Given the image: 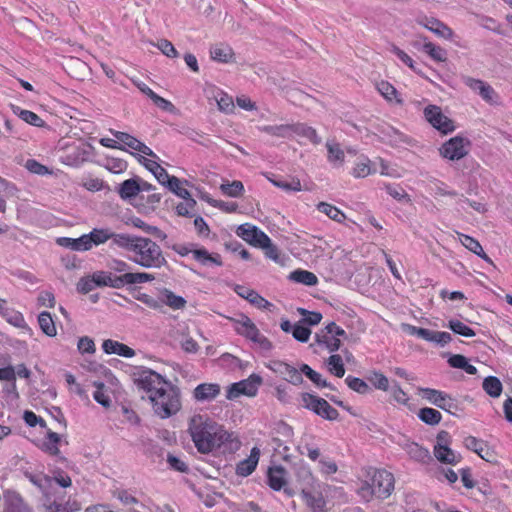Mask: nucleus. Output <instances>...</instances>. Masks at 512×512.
I'll list each match as a JSON object with an SVG mask.
<instances>
[{"label":"nucleus","instance_id":"nucleus-1","mask_svg":"<svg viewBox=\"0 0 512 512\" xmlns=\"http://www.w3.org/2000/svg\"><path fill=\"white\" fill-rule=\"evenodd\" d=\"M189 431L197 450L202 454L210 453L227 442L232 435L221 425L202 415H195L189 424Z\"/></svg>","mask_w":512,"mask_h":512},{"label":"nucleus","instance_id":"nucleus-2","mask_svg":"<svg viewBox=\"0 0 512 512\" xmlns=\"http://www.w3.org/2000/svg\"><path fill=\"white\" fill-rule=\"evenodd\" d=\"M129 259L146 269H160L167 265L161 247L146 237H139Z\"/></svg>","mask_w":512,"mask_h":512},{"label":"nucleus","instance_id":"nucleus-3","mask_svg":"<svg viewBox=\"0 0 512 512\" xmlns=\"http://www.w3.org/2000/svg\"><path fill=\"white\" fill-rule=\"evenodd\" d=\"M394 476L386 470H374L371 482H364L358 490L359 495L369 501L373 496L387 498L394 489Z\"/></svg>","mask_w":512,"mask_h":512},{"label":"nucleus","instance_id":"nucleus-4","mask_svg":"<svg viewBox=\"0 0 512 512\" xmlns=\"http://www.w3.org/2000/svg\"><path fill=\"white\" fill-rule=\"evenodd\" d=\"M153 410L162 419L175 415L181 409L179 390L172 384L150 397Z\"/></svg>","mask_w":512,"mask_h":512},{"label":"nucleus","instance_id":"nucleus-5","mask_svg":"<svg viewBox=\"0 0 512 512\" xmlns=\"http://www.w3.org/2000/svg\"><path fill=\"white\" fill-rule=\"evenodd\" d=\"M134 382L139 389L146 392L148 399L171 384L151 369H143L135 374Z\"/></svg>","mask_w":512,"mask_h":512},{"label":"nucleus","instance_id":"nucleus-6","mask_svg":"<svg viewBox=\"0 0 512 512\" xmlns=\"http://www.w3.org/2000/svg\"><path fill=\"white\" fill-rule=\"evenodd\" d=\"M262 384V378L258 374H251L247 379L231 384L228 387L226 397L229 400L236 399L240 395L253 397Z\"/></svg>","mask_w":512,"mask_h":512},{"label":"nucleus","instance_id":"nucleus-7","mask_svg":"<svg viewBox=\"0 0 512 512\" xmlns=\"http://www.w3.org/2000/svg\"><path fill=\"white\" fill-rule=\"evenodd\" d=\"M470 142L468 139L455 136L446 141L439 149L440 155L448 160L456 161L465 157L469 150Z\"/></svg>","mask_w":512,"mask_h":512},{"label":"nucleus","instance_id":"nucleus-8","mask_svg":"<svg viewBox=\"0 0 512 512\" xmlns=\"http://www.w3.org/2000/svg\"><path fill=\"white\" fill-rule=\"evenodd\" d=\"M425 119L437 130L443 134L454 131L453 121L442 113L440 107L436 105H428L424 109Z\"/></svg>","mask_w":512,"mask_h":512},{"label":"nucleus","instance_id":"nucleus-9","mask_svg":"<svg viewBox=\"0 0 512 512\" xmlns=\"http://www.w3.org/2000/svg\"><path fill=\"white\" fill-rule=\"evenodd\" d=\"M237 235L244 241L255 247L267 246L269 237L254 225L245 223L240 225L236 231Z\"/></svg>","mask_w":512,"mask_h":512},{"label":"nucleus","instance_id":"nucleus-10","mask_svg":"<svg viewBox=\"0 0 512 512\" xmlns=\"http://www.w3.org/2000/svg\"><path fill=\"white\" fill-rule=\"evenodd\" d=\"M268 368L274 373L280 375L285 381L293 385H300L303 383V377L301 375L300 369L298 370L288 363L274 360L270 362Z\"/></svg>","mask_w":512,"mask_h":512},{"label":"nucleus","instance_id":"nucleus-11","mask_svg":"<svg viewBox=\"0 0 512 512\" xmlns=\"http://www.w3.org/2000/svg\"><path fill=\"white\" fill-rule=\"evenodd\" d=\"M420 392L422 393L423 398L428 400L431 404L449 413H451L452 409L456 407L453 399L439 390L432 388H420Z\"/></svg>","mask_w":512,"mask_h":512},{"label":"nucleus","instance_id":"nucleus-12","mask_svg":"<svg viewBox=\"0 0 512 512\" xmlns=\"http://www.w3.org/2000/svg\"><path fill=\"white\" fill-rule=\"evenodd\" d=\"M113 135L119 141V144L122 143L125 146L154 159L158 158L157 155L147 145L139 141L134 136L120 131L113 132Z\"/></svg>","mask_w":512,"mask_h":512},{"label":"nucleus","instance_id":"nucleus-13","mask_svg":"<svg viewBox=\"0 0 512 512\" xmlns=\"http://www.w3.org/2000/svg\"><path fill=\"white\" fill-rule=\"evenodd\" d=\"M286 474L287 472L282 466L270 467L267 473L268 484L275 491H279L284 488V491L291 495L292 493L285 488L287 483Z\"/></svg>","mask_w":512,"mask_h":512},{"label":"nucleus","instance_id":"nucleus-14","mask_svg":"<svg viewBox=\"0 0 512 512\" xmlns=\"http://www.w3.org/2000/svg\"><path fill=\"white\" fill-rule=\"evenodd\" d=\"M237 334L249 339L258 329L254 322L245 314H239L237 317H230Z\"/></svg>","mask_w":512,"mask_h":512},{"label":"nucleus","instance_id":"nucleus-15","mask_svg":"<svg viewBox=\"0 0 512 512\" xmlns=\"http://www.w3.org/2000/svg\"><path fill=\"white\" fill-rule=\"evenodd\" d=\"M260 457V450L253 447L248 458L240 461L236 466V474L247 477L256 469Z\"/></svg>","mask_w":512,"mask_h":512},{"label":"nucleus","instance_id":"nucleus-16","mask_svg":"<svg viewBox=\"0 0 512 512\" xmlns=\"http://www.w3.org/2000/svg\"><path fill=\"white\" fill-rule=\"evenodd\" d=\"M464 446L478 454L482 459L490 462L493 458V452L487 447L486 443L474 436H468L464 439Z\"/></svg>","mask_w":512,"mask_h":512},{"label":"nucleus","instance_id":"nucleus-17","mask_svg":"<svg viewBox=\"0 0 512 512\" xmlns=\"http://www.w3.org/2000/svg\"><path fill=\"white\" fill-rule=\"evenodd\" d=\"M235 292L240 297L249 301L252 305L256 306L260 309H265L270 307L272 304L264 299L261 295H259L255 290L247 288L245 286L237 285L235 287Z\"/></svg>","mask_w":512,"mask_h":512},{"label":"nucleus","instance_id":"nucleus-18","mask_svg":"<svg viewBox=\"0 0 512 512\" xmlns=\"http://www.w3.org/2000/svg\"><path fill=\"white\" fill-rule=\"evenodd\" d=\"M220 385L216 383L199 384L193 391V396L197 401H211L220 394Z\"/></svg>","mask_w":512,"mask_h":512},{"label":"nucleus","instance_id":"nucleus-19","mask_svg":"<svg viewBox=\"0 0 512 512\" xmlns=\"http://www.w3.org/2000/svg\"><path fill=\"white\" fill-rule=\"evenodd\" d=\"M422 25L426 29H428L429 31H431L432 33L437 35L438 37H441L444 39H451L453 37L454 33H453L452 29L449 28L442 21H440L436 18H433V17L425 18L422 21Z\"/></svg>","mask_w":512,"mask_h":512},{"label":"nucleus","instance_id":"nucleus-20","mask_svg":"<svg viewBox=\"0 0 512 512\" xmlns=\"http://www.w3.org/2000/svg\"><path fill=\"white\" fill-rule=\"evenodd\" d=\"M465 84L470 87L472 90L479 93V95L487 102L493 103L494 102V96L495 91L493 88L486 84L485 82L474 79L471 77H466L464 80Z\"/></svg>","mask_w":512,"mask_h":512},{"label":"nucleus","instance_id":"nucleus-21","mask_svg":"<svg viewBox=\"0 0 512 512\" xmlns=\"http://www.w3.org/2000/svg\"><path fill=\"white\" fill-rule=\"evenodd\" d=\"M94 276L98 287L108 286L116 289L124 287L123 274L120 276H114L112 272L97 271L94 272Z\"/></svg>","mask_w":512,"mask_h":512},{"label":"nucleus","instance_id":"nucleus-22","mask_svg":"<svg viewBox=\"0 0 512 512\" xmlns=\"http://www.w3.org/2000/svg\"><path fill=\"white\" fill-rule=\"evenodd\" d=\"M102 348L107 354H117L126 358H131L135 355V351L132 348L111 339L105 340L102 344Z\"/></svg>","mask_w":512,"mask_h":512},{"label":"nucleus","instance_id":"nucleus-23","mask_svg":"<svg viewBox=\"0 0 512 512\" xmlns=\"http://www.w3.org/2000/svg\"><path fill=\"white\" fill-rule=\"evenodd\" d=\"M91 150L92 147L88 144H82L76 147L72 152L66 155V164L79 166L89 159Z\"/></svg>","mask_w":512,"mask_h":512},{"label":"nucleus","instance_id":"nucleus-24","mask_svg":"<svg viewBox=\"0 0 512 512\" xmlns=\"http://www.w3.org/2000/svg\"><path fill=\"white\" fill-rule=\"evenodd\" d=\"M294 135L305 137L315 145L321 143V138L318 136L316 130L303 123L291 124V138Z\"/></svg>","mask_w":512,"mask_h":512},{"label":"nucleus","instance_id":"nucleus-25","mask_svg":"<svg viewBox=\"0 0 512 512\" xmlns=\"http://www.w3.org/2000/svg\"><path fill=\"white\" fill-rule=\"evenodd\" d=\"M139 237L140 236L112 232L111 244L132 253Z\"/></svg>","mask_w":512,"mask_h":512},{"label":"nucleus","instance_id":"nucleus-26","mask_svg":"<svg viewBox=\"0 0 512 512\" xmlns=\"http://www.w3.org/2000/svg\"><path fill=\"white\" fill-rule=\"evenodd\" d=\"M87 240L88 238H86L85 234L76 239L60 237L57 239V244L73 251H87L89 250V242Z\"/></svg>","mask_w":512,"mask_h":512},{"label":"nucleus","instance_id":"nucleus-27","mask_svg":"<svg viewBox=\"0 0 512 512\" xmlns=\"http://www.w3.org/2000/svg\"><path fill=\"white\" fill-rule=\"evenodd\" d=\"M3 512H32L19 494L13 493L6 497Z\"/></svg>","mask_w":512,"mask_h":512},{"label":"nucleus","instance_id":"nucleus-28","mask_svg":"<svg viewBox=\"0 0 512 512\" xmlns=\"http://www.w3.org/2000/svg\"><path fill=\"white\" fill-rule=\"evenodd\" d=\"M210 56L214 61L228 63L232 60L234 52L230 46L220 43L211 46Z\"/></svg>","mask_w":512,"mask_h":512},{"label":"nucleus","instance_id":"nucleus-29","mask_svg":"<svg viewBox=\"0 0 512 512\" xmlns=\"http://www.w3.org/2000/svg\"><path fill=\"white\" fill-rule=\"evenodd\" d=\"M0 314L7 320L8 323L15 327H22L25 324L23 315L20 312L8 307L6 301L4 300L0 301Z\"/></svg>","mask_w":512,"mask_h":512},{"label":"nucleus","instance_id":"nucleus-30","mask_svg":"<svg viewBox=\"0 0 512 512\" xmlns=\"http://www.w3.org/2000/svg\"><path fill=\"white\" fill-rule=\"evenodd\" d=\"M193 258L200 264L222 266V259L219 254H210L206 249H194L192 251Z\"/></svg>","mask_w":512,"mask_h":512},{"label":"nucleus","instance_id":"nucleus-31","mask_svg":"<svg viewBox=\"0 0 512 512\" xmlns=\"http://www.w3.org/2000/svg\"><path fill=\"white\" fill-rule=\"evenodd\" d=\"M140 192L139 178L125 180L119 185L118 193L123 200L131 199Z\"/></svg>","mask_w":512,"mask_h":512},{"label":"nucleus","instance_id":"nucleus-32","mask_svg":"<svg viewBox=\"0 0 512 512\" xmlns=\"http://www.w3.org/2000/svg\"><path fill=\"white\" fill-rule=\"evenodd\" d=\"M404 449L410 456V458L415 461L425 463L431 459L429 451L426 448L418 445L417 443H407Z\"/></svg>","mask_w":512,"mask_h":512},{"label":"nucleus","instance_id":"nucleus-33","mask_svg":"<svg viewBox=\"0 0 512 512\" xmlns=\"http://www.w3.org/2000/svg\"><path fill=\"white\" fill-rule=\"evenodd\" d=\"M434 455L438 461L446 464H456L460 461L457 455L449 446H434Z\"/></svg>","mask_w":512,"mask_h":512},{"label":"nucleus","instance_id":"nucleus-34","mask_svg":"<svg viewBox=\"0 0 512 512\" xmlns=\"http://www.w3.org/2000/svg\"><path fill=\"white\" fill-rule=\"evenodd\" d=\"M295 476L301 486V490L303 488L306 489V487L311 486L313 483V475L309 467L303 462L295 465Z\"/></svg>","mask_w":512,"mask_h":512},{"label":"nucleus","instance_id":"nucleus-35","mask_svg":"<svg viewBox=\"0 0 512 512\" xmlns=\"http://www.w3.org/2000/svg\"><path fill=\"white\" fill-rule=\"evenodd\" d=\"M258 129L274 137L291 138V124L265 125Z\"/></svg>","mask_w":512,"mask_h":512},{"label":"nucleus","instance_id":"nucleus-36","mask_svg":"<svg viewBox=\"0 0 512 512\" xmlns=\"http://www.w3.org/2000/svg\"><path fill=\"white\" fill-rule=\"evenodd\" d=\"M289 279L307 286H314L318 282V279L314 273L301 269L291 272Z\"/></svg>","mask_w":512,"mask_h":512},{"label":"nucleus","instance_id":"nucleus-37","mask_svg":"<svg viewBox=\"0 0 512 512\" xmlns=\"http://www.w3.org/2000/svg\"><path fill=\"white\" fill-rule=\"evenodd\" d=\"M377 90L387 101H395L399 105L403 103V100L398 97V92L396 88L389 82L380 81L379 83H377Z\"/></svg>","mask_w":512,"mask_h":512},{"label":"nucleus","instance_id":"nucleus-38","mask_svg":"<svg viewBox=\"0 0 512 512\" xmlns=\"http://www.w3.org/2000/svg\"><path fill=\"white\" fill-rule=\"evenodd\" d=\"M164 303L172 309H183L186 306V300L182 296L174 294L168 289L162 291L161 304Z\"/></svg>","mask_w":512,"mask_h":512},{"label":"nucleus","instance_id":"nucleus-39","mask_svg":"<svg viewBox=\"0 0 512 512\" xmlns=\"http://www.w3.org/2000/svg\"><path fill=\"white\" fill-rule=\"evenodd\" d=\"M89 242V250L93 245H100L111 240L112 232L109 229H93L89 234H85Z\"/></svg>","mask_w":512,"mask_h":512},{"label":"nucleus","instance_id":"nucleus-40","mask_svg":"<svg viewBox=\"0 0 512 512\" xmlns=\"http://www.w3.org/2000/svg\"><path fill=\"white\" fill-rule=\"evenodd\" d=\"M38 323L43 331L49 337H54L57 334L55 323L49 312H41L38 316Z\"/></svg>","mask_w":512,"mask_h":512},{"label":"nucleus","instance_id":"nucleus-41","mask_svg":"<svg viewBox=\"0 0 512 512\" xmlns=\"http://www.w3.org/2000/svg\"><path fill=\"white\" fill-rule=\"evenodd\" d=\"M326 147L328 150V161L335 166H341L344 162V151L340 145L335 142H327Z\"/></svg>","mask_w":512,"mask_h":512},{"label":"nucleus","instance_id":"nucleus-42","mask_svg":"<svg viewBox=\"0 0 512 512\" xmlns=\"http://www.w3.org/2000/svg\"><path fill=\"white\" fill-rule=\"evenodd\" d=\"M448 363L453 368L463 369L466 373L470 375H475L477 373V368L468 363V360L465 356L460 354L452 355L448 359Z\"/></svg>","mask_w":512,"mask_h":512},{"label":"nucleus","instance_id":"nucleus-43","mask_svg":"<svg viewBox=\"0 0 512 512\" xmlns=\"http://www.w3.org/2000/svg\"><path fill=\"white\" fill-rule=\"evenodd\" d=\"M482 387L484 391L491 397L497 398L502 393V383L495 376H488L484 379Z\"/></svg>","mask_w":512,"mask_h":512},{"label":"nucleus","instance_id":"nucleus-44","mask_svg":"<svg viewBox=\"0 0 512 512\" xmlns=\"http://www.w3.org/2000/svg\"><path fill=\"white\" fill-rule=\"evenodd\" d=\"M155 279L153 274L145 272H127L123 274V285L140 284L145 282H151Z\"/></svg>","mask_w":512,"mask_h":512},{"label":"nucleus","instance_id":"nucleus-45","mask_svg":"<svg viewBox=\"0 0 512 512\" xmlns=\"http://www.w3.org/2000/svg\"><path fill=\"white\" fill-rule=\"evenodd\" d=\"M418 417L425 424L431 426L437 425L442 419L441 413L438 410L429 407L421 408L418 412Z\"/></svg>","mask_w":512,"mask_h":512},{"label":"nucleus","instance_id":"nucleus-46","mask_svg":"<svg viewBox=\"0 0 512 512\" xmlns=\"http://www.w3.org/2000/svg\"><path fill=\"white\" fill-rule=\"evenodd\" d=\"M300 372L301 375H306L316 386L333 389V387L325 379L322 378V375L313 370L309 365L302 364L300 367Z\"/></svg>","mask_w":512,"mask_h":512},{"label":"nucleus","instance_id":"nucleus-47","mask_svg":"<svg viewBox=\"0 0 512 512\" xmlns=\"http://www.w3.org/2000/svg\"><path fill=\"white\" fill-rule=\"evenodd\" d=\"M422 49L435 61L444 62L447 59L446 51L440 46H436L430 41H425L422 46Z\"/></svg>","mask_w":512,"mask_h":512},{"label":"nucleus","instance_id":"nucleus-48","mask_svg":"<svg viewBox=\"0 0 512 512\" xmlns=\"http://www.w3.org/2000/svg\"><path fill=\"white\" fill-rule=\"evenodd\" d=\"M60 442V435L56 432L49 430L47 437L42 444V449L51 455H58L59 448L58 443Z\"/></svg>","mask_w":512,"mask_h":512},{"label":"nucleus","instance_id":"nucleus-49","mask_svg":"<svg viewBox=\"0 0 512 512\" xmlns=\"http://www.w3.org/2000/svg\"><path fill=\"white\" fill-rule=\"evenodd\" d=\"M214 98L217 102L218 109L221 112L229 114L234 111L235 106L233 99L228 94L222 91H217V93L214 95Z\"/></svg>","mask_w":512,"mask_h":512},{"label":"nucleus","instance_id":"nucleus-50","mask_svg":"<svg viewBox=\"0 0 512 512\" xmlns=\"http://www.w3.org/2000/svg\"><path fill=\"white\" fill-rule=\"evenodd\" d=\"M317 207L320 212L326 214L334 221L342 222L345 219L344 213L329 203L320 202Z\"/></svg>","mask_w":512,"mask_h":512},{"label":"nucleus","instance_id":"nucleus-51","mask_svg":"<svg viewBox=\"0 0 512 512\" xmlns=\"http://www.w3.org/2000/svg\"><path fill=\"white\" fill-rule=\"evenodd\" d=\"M329 371L335 376L341 378L345 374V368L342 357L338 354L331 355L327 361Z\"/></svg>","mask_w":512,"mask_h":512},{"label":"nucleus","instance_id":"nucleus-52","mask_svg":"<svg viewBox=\"0 0 512 512\" xmlns=\"http://www.w3.org/2000/svg\"><path fill=\"white\" fill-rule=\"evenodd\" d=\"M319 410H317L318 416L322 417L323 419L334 421L338 419L339 413L338 411L333 408L325 399L322 398L321 402H319Z\"/></svg>","mask_w":512,"mask_h":512},{"label":"nucleus","instance_id":"nucleus-53","mask_svg":"<svg viewBox=\"0 0 512 512\" xmlns=\"http://www.w3.org/2000/svg\"><path fill=\"white\" fill-rule=\"evenodd\" d=\"M300 397L302 407L317 414V410H319L318 408L320 405L319 402H321L322 398L307 392L301 393Z\"/></svg>","mask_w":512,"mask_h":512},{"label":"nucleus","instance_id":"nucleus-54","mask_svg":"<svg viewBox=\"0 0 512 512\" xmlns=\"http://www.w3.org/2000/svg\"><path fill=\"white\" fill-rule=\"evenodd\" d=\"M302 494L308 506H310L314 510H323L325 506V500L322 497V495L307 492L305 488L302 489Z\"/></svg>","mask_w":512,"mask_h":512},{"label":"nucleus","instance_id":"nucleus-55","mask_svg":"<svg viewBox=\"0 0 512 512\" xmlns=\"http://www.w3.org/2000/svg\"><path fill=\"white\" fill-rule=\"evenodd\" d=\"M221 191L230 197H239L244 191V186L241 181H233L231 183H223L220 186Z\"/></svg>","mask_w":512,"mask_h":512},{"label":"nucleus","instance_id":"nucleus-56","mask_svg":"<svg viewBox=\"0 0 512 512\" xmlns=\"http://www.w3.org/2000/svg\"><path fill=\"white\" fill-rule=\"evenodd\" d=\"M345 382L351 390L359 394H366L370 390L368 384L358 377H353L349 375L346 377Z\"/></svg>","mask_w":512,"mask_h":512},{"label":"nucleus","instance_id":"nucleus-57","mask_svg":"<svg viewBox=\"0 0 512 512\" xmlns=\"http://www.w3.org/2000/svg\"><path fill=\"white\" fill-rule=\"evenodd\" d=\"M297 312L303 316L301 323L307 324V325H317L322 320V314L320 312L316 311H308L304 308H297Z\"/></svg>","mask_w":512,"mask_h":512},{"label":"nucleus","instance_id":"nucleus-58","mask_svg":"<svg viewBox=\"0 0 512 512\" xmlns=\"http://www.w3.org/2000/svg\"><path fill=\"white\" fill-rule=\"evenodd\" d=\"M448 327L456 334H459L464 337H473L475 336V332L472 328L464 324L459 320H450L448 323Z\"/></svg>","mask_w":512,"mask_h":512},{"label":"nucleus","instance_id":"nucleus-59","mask_svg":"<svg viewBox=\"0 0 512 512\" xmlns=\"http://www.w3.org/2000/svg\"><path fill=\"white\" fill-rule=\"evenodd\" d=\"M112 496L116 499H118L123 505H137L139 504V500L131 495L127 490L125 489H115L112 491Z\"/></svg>","mask_w":512,"mask_h":512},{"label":"nucleus","instance_id":"nucleus-60","mask_svg":"<svg viewBox=\"0 0 512 512\" xmlns=\"http://www.w3.org/2000/svg\"><path fill=\"white\" fill-rule=\"evenodd\" d=\"M29 480L36 485L43 493L47 494V489L53 485L51 477L45 475H28Z\"/></svg>","mask_w":512,"mask_h":512},{"label":"nucleus","instance_id":"nucleus-61","mask_svg":"<svg viewBox=\"0 0 512 512\" xmlns=\"http://www.w3.org/2000/svg\"><path fill=\"white\" fill-rule=\"evenodd\" d=\"M95 287H98L95 281L94 273L89 276L80 278L77 283V290L80 293L87 294L92 291Z\"/></svg>","mask_w":512,"mask_h":512},{"label":"nucleus","instance_id":"nucleus-62","mask_svg":"<svg viewBox=\"0 0 512 512\" xmlns=\"http://www.w3.org/2000/svg\"><path fill=\"white\" fill-rule=\"evenodd\" d=\"M272 183L285 191H301L302 186L298 178H291L290 181L286 180H272Z\"/></svg>","mask_w":512,"mask_h":512},{"label":"nucleus","instance_id":"nucleus-63","mask_svg":"<svg viewBox=\"0 0 512 512\" xmlns=\"http://www.w3.org/2000/svg\"><path fill=\"white\" fill-rule=\"evenodd\" d=\"M385 189L387 193L392 196L394 199L401 202H410V197L406 193V191L401 188L399 185H386Z\"/></svg>","mask_w":512,"mask_h":512},{"label":"nucleus","instance_id":"nucleus-64","mask_svg":"<svg viewBox=\"0 0 512 512\" xmlns=\"http://www.w3.org/2000/svg\"><path fill=\"white\" fill-rule=\"evenodd\" d=\"M195 206L196 201L192 197H189L188 199H184V202H181L176 206V212L179 216L191 217V211Z\"/></svg>","mask_w":512,"mask_h":512}]
</instances>
